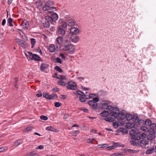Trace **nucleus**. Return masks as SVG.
<instances>
[{"label": "nucleus", "instance_id": "obj_3", "mask_svg": "<svg viewBox=\"0 0 156 156\" xmlns=\"http://www.w3.org/2000/svg\"><path fill=\"white\" fill-rule=\"evenodd\" d=\"M53 3L51 1H48L46 2L43 7V9L44 11H47L48 12L51 13L56 11L55 7L53 6Z\"/></svg>", "mask_w": 156, "mask_h": 156}, {"label": "nucleus", "instance_id": "obj_4", "mask_svg": "<svg viewBox=\"0 0 156 156\" xmlns=\"http://www.w3.org/2000/svg\"><path fill=\"white\" fill-rule=\"evenodd\" d=\"M94 94H89V98H93V100H90L88 101V104L92 108L96 110L97 108V102L99 101V99L97 97L94 98Z\"/></svg>", "mask_w": 156, "mask_h": 156}, {"label": "nucleus", "instance_id": "obj_26", "mask_svg": "<svg viewBox=\"0 0 156 156\" xmlns=\"http://www.w3.org/2000/svg\"><path fill=\"white\" fill-rule=\"evenodd\" d=\"M125 117L128 121H129L132 119L133 117V115H132L129 114H126L125 115Z\"/></svg>", "mask_w": 156, "mask_h": 156}, {"label": "nucleus", "instance_id": "obj_44", "mask_svg": "<svg viewBox=\"0 0 156 156\" xmlns=\"http://www.w3.org/2000/svg\"><path fill=\"white\" fill-rule=\"evenodd\" d=\"M107 144H102L100 145H99L98 146L99 148H104L106 147L107 146Z\"/></svg>", "mask_w": 156, "mask_h": 156}, {"label": "nucleus", "instance_id": "obj_1", "mask_svg": "<svg viewBox=\"0 0 156 156\" xmlns=\"http://www.w3.org/2000/svg\"><path fill=\"white\" fill-rule=\"evenodd\" d=\"M112 103L110 101L105 100L101 101L100 104V107L103 109H107L109 112H111L115 110H118V108L113 107L112 106Z\"/></svg>", "mask_w": 156, "mask_h": 156}, {"label": "nucleus", "instance_id": "obj_18", "mask_svg": "<svg viewBox=\"0 0 156 156\" xmlns=\"http://www.w3.org/2000/svg\"><path fill=\"white\" fill-rule=\"evenodd\" d=\"M16 41L19 45H21L23 47L24 46L25 43L24 41L20 39L17 38L16 39Z\"/></svg>", "mask_w": 156, "mask_h": 156}, {"label": "nucleus", "instance_id": "obj_61", "mask_svg": "<svg viewBox=\"0 0 156 156\" xmlns=\"http://www.w3.org/2000/svg\"><path fill=\"white\" fill-rule=\"evenodd\" d=\"M144 120H142V119H140V120H139V121L138 122V125H139V124H140L141 123H144Z\"/></svg>", "mask_w": 156, "mask_h": 156}, {"label": "nucleus", "instance_id": "obj_25", "mask_svg": "<svg viewBox=\"0 0 156 156\" xmlns=\"http://www.w3.org/2000/svg\"><path fill=\"white\" fill-rule=\"evenodd\" d=\"M49 51L51 52H54L55 50L54 45L53 44L50 45L49 47Z\"/></svg>", "mask_w": 156, "mask_h": 156}, {"label": "nucleus", "instance_id": "obj_50", "mask_svg": "<svg viewBox=\"0 0 156 156\" xmlns=\"http://www.w3.org/2000/svg\"><path fill=\"white\" fill-rule=\"evenodd\" d=\"M33 129V128L32 127H28L26 128L25 131L26 132H28L32 130Z\"/></svg>", "mask_w": 156, "mask_h": 156}, {"label": "nucleus", "instance_id": "obj_34", "mask_svg": "<svg viewBox=\"0 0 156 156\" xmlns=\"http://www.w3.org/2000/svg\"><path fill=\"white\" fill-rule=\"evenodd\" d=\"M27 155L29 156H39V155L37 154L35 152L33 151L28 154Z\"/></svg>", "mask_w": 156, "mask_h": 156}, {"label": "nucleus", "instance_id": "obj_11", "mask_svg": "<svg viewBox=\"0 0 156 156\" xmlns=\"http://www.w3.org/2000/svg\"><path fill=\"white\" fill-rule=\"evenodd\" d=\"M51 19L50 20H51L52 23H53V25H55L56 23V21L58 19V16L56 13H55L51 15V16L50 17Z\"/></svg>", "mask_w": 156, "mask_h": 156}, {"label": "nucleus", "instance_id": "obj_17", "mask_svg": "<svg viewBox=\"0 0 156 156\" xmlns=\"http://www.w3.org/2000/svg\"><path fill=\"white\" fill-rule=\"evenodd\" d=\"M49 66L46 63H42L41 64L40 67V70L41 71H43L45 69L48 68Z\"/></svg>", "mask_w": 156, "mask_h": 156}, {"label": "nucleus", "instance_id": "obj_40", "mask_svg": "<svg viewBox=\"0 0 156 156\" xmlns=\"http://www.w3.org/2000/svg\"><path fill=\"white\" fill-rule=\"evenodd\" d=\"M77 94L80 95V96H85V94L83 93V92H82L80 90H78L76 91Z\"/></svg>", "mask_w": 156, "mask_h": 156}, {"label": "nucleus", "instance_id": "obj_32", "mask_svg": "<svg viewBox=\"0 0 156 156\" xmlns=\"http://www.w3.org/2000/svg\"><path fill=\"white\" fill-rule=\"evenodd\" d=\"M104 120L109 122H112L114 121V119L112 117H106L104 119Z\"/></svg>", "mask_w": 156, "mask_h": 156}, {"label": "nucleus", "instance_id": "obj_55", "mask_svg": "<svg viewBox=\"0 0 156 156\" xmlns=\"http://www.w3.org/2000/svg\"><path fill=\"white\" fill-rule=\"evenodd\" d=\"M59 90V89L58 88H53L52 90L53 92H58Z\"/></svg>", "mask_w": 156, "mask_h": 156}, {"label": "nucleus", "instance_id": "obj_56", "mask_svg": "<svg viewBox=\"0 0 156 156\" xmlns=\"http://www.w3.org/2000/svg\"><path fill=\"white\" fill-rule=\"evenodd\" d=\"M121 154V153H115L112 154L111 156H119Z\"/></svg>", "mask_w": 156, "mask_h": 156}, {"label": "nucleus", "instance_id": "obj_59", "mask_svg": "<svg viewBox=\"0 0 156 156\" xmlns=\"http://www.w3.org/2000/svg\"><path fill=\"white\" fill-rule=\"evenodd\" d=\"M76 79L77 80H78L81 81V82H82V80H84L85 79V78L84 77H80L77 76L76 77Z\"/></svg>", "mask_w": 156, "mask_h": 156}, {"label": "nucleus", "instance_id": "obj_45", "mask_svg": "<svg viewBox=\"0 0 156 156\" xmlns=\"http://www.w3.org/2000/svg\"><path fill=\"white\" fill-rule=\"evenodd\" d=\"M7 149V148L5 147H1L0 148V152H2L6 151Z\"/></svg>", "mask_w": 156, "mask_h": 156}, {"label": "nucleus", "instance_id": "obj_30", "mask_svg": "<svg viewBox=\"0 0 156 156\" xmlns=\"http://www.w3.org/2000/svg\"><path fill=\"white\" fill-rule=\"evenodd\" d=\"M58 84L59 85L64 86H66L67 83L66 82L63 81L62 80H60L58 81Z\"/></svg>", "mask_w": 156, "mask_h": 156}, {"label": "nucleus", "instance_id": "obj_7", "mask_svg": "<svg viewBox=\"0 0 156 156\" xmlns=\"http://www.w3.org/2000/svg\"><path fill=\"white\" fill-rule=\"evenodd\" d=\"M66 88L69 90H76L77 87V85L75 82H69L67 83Z\"/></svg>", "mask_w": 156, "mask_h": 156}, {"label": "nucleus", "instance_id": "obj_38", "mask_svg": "<svg viewBox=\"0 0 156 156\" xmlns=\"http://www.w3.org/2000/svg\"><path fill=\"white\" fill-rule=\"evenodd\" d=\"M125 151V152L126 153H134V150L131 149H127L126 150H124Z\"/></svg>", "mask_w": 156, "mask_h": 156}, {"label": "nucleus", "instance_id": "obj_31", "mask_svg": "<svg viewBox=\"0 0 156 156\" xmlns=\"http://www.w3.org/2000/svg\"><path fill=\"white\" fill-rule=\"evenodd\" d=\"M114 145L115 147H124V145L119 142L115 143H114Z\"/></svg>", "mask_w": 156, "mask_h": 156}, {"label": "nucleus", "instance_id": "obj_39", "mask_svg": "<svg viewBox=\"0 0 156 156\" xmlns=\"http://www.w3.org/2000/svg\"><path fill=\"white\" fill-rule=\"evenodd\" d=\"M55 69L59 73H62V70L58 66H56L55 68Z\"/></svg>", "mask_w": 156, "mask_h": 156}, {"label": "nucleus", "instance_id": "obj_12", "mask_svg": "<svg viewBox=\"0 0 156 156\" xmlns=\"http://www.w3.org/2000/svg\"><path fill=\"white\" fill-rule=\"evenodd\" d=\"M66 33V31L62 27H60L58 28L57 33V35H64Z\"/></svg>", "mask_w": 156, "mask_h": 156}, {"label": "nucleus", "instance_id": "obj_41", "mask_svg": "<svg viewBox=\"0 0 156 156\" xmlns=\"http://www.w3.org/2000/svg\"><path fill=\"white\" fill-rule=\"evenodd\" d=\"M12 19L11 18H9L8 20V22L9 23V25L10 27H12L13 25L12 24Z\"/></svg>", "mask_w": 156, "mask_h": 156}, {"label": "nucleus", "instance_id": "obj_52", "mask_svg": "<svg viewBox=\"0 0 156 156\" xmlns=\"http://www.w3.org/2000/svg\"><path fill=\"white\" fill-rule=\"evenodd\" d=\"M15 81V83L14 84V86L15 87L18 88L17 87V78H15L14 79Z\"/></svg>", "mask_w": 156, "mask_h": 156}, {"label": "nucleus", "instance_id": "obj_36", "mask_svg": "<svg viewBox=\"0 0 156 156\" xmlns=\"http://www.w3.org/2000/svg\"><path fill=\"white\" fill-rule=\"evenodd\" d=\"M145 124L146 125L148 126H151V122L150 120L149 119H147L145 121Z\"/></svg>", "mask_w": 156, "mask_h": 156}, {"label": "nucleus", "instance_id": "obj_9", "mask_svg": "<svg viewBox=\"0 0 156 156\" xmlns=\"http://www.w3.org/2000/svg\"><path fill=\"white\" fill-rule=\"evenodd\" d=\"M63 41V37L62 36H59L57 37L56 39L57 47L60 48L62 44Z\"/></svg>", "mask_w": 156, "mask_h": 156}, {"label": "nucleus", "instance_id": "obj_6", "mask_svg": "<svg viewBox=\"0 0 156 156\" xmlns=\"http://www.w3.org/2000/svg\"><path fill=\"white\" fill-rule=\"evenodd\" d=\"M50 16H46L45 18L44 23H43L44 26V27H49L50 26V24H52L53 25V23H52L51 20H50Z\"/></svg>", "mask_w": 156, "mask_h": 156}, {"label": "nucleus", "instance_id": "obj_54", "mask_svg": "<svg viewBox=\"0 0 156 156\" xmlns=\"http://www.w3.org/2000/svg\"><path fill=\"white\" fill-rule=\"evenodd\" d=\"M113 126L115 128H117L118 127V123L116 122H114L113 123Z\"/></svg>", "mask_w": 156, "mask_h": 156}, {"label": "nucleus", "instance_id": "obj_51", "mask_svg": "<svg viewBox=\"0 0 156 156\" xmlns=\"http://www.w3.org/2000/svg\"><path fill=\"white\" fill-rule=\"evenodd\" d=\"M43 96L48 99L49 94L46 93H44L43 94Z\"/></svg>", "mask_w": 156, "mask_h": 156}, {"label": "nucleus", "instance_id": "obj_16", "mask_svg": "<svg viewBox=\"0 0 156 156\" xmlns=\"http://www.w3.org/2000/svg\"><path fill=\"white\" fill-rule=\"evenodd\" d=\"M79 29L76 27H73L71 28L70 30L71 33L73 34H76L79 33Z\"/></svg>", "mask_w": 156, "mask_h": 156}, {"label": "nucleus", "instance_id": "obj_28", "mask_svg": "<svg viewBox=\"0 0 156 156\" xmlns=\"http://www.w3.org/2000/svg\"><path fill=\"white\" fill-rule=\"evenodd\" d=\"M31 43L32 44L31 48H33L34 47V45L36 43V39L34 38H32L30 39Z\"/></svg>", "mask_w": 156, "mask_h": 156}, {"label": "nucleus", "instance_id": "obj_14", "mask_svg": "<svg viewBox=\"0 0 156 156\" xmlns=\"http://www.w3.org/2000/svg\"><path fill=\"white\" fill-rule=\"evenodd\" d=\"M137 131L134 129L131 130L129 132V133L131 136L132 138H135L137 135Z\"/></svg>", "mask_w": 156, "mask_h": 156}, {"label": "nucleus", "instance_id": "obj_46", "mask_svg": "<svg viewBox=\"0 0 156 156\" xmlns=\"http://www.w3.org/2000/svg\"><path fill=\"white\" fill-rule=\"evenodd\" d=\"M79 131L78 130H75L74 131L72 132V133L73 134V135L76 136L77 135L79 134Z\"/></svg>", "mask_w": 156, "mask_h": 156}, {"label": "nucleus", "instance_id": "obj_29", "mask_svg": "<svg viewBox=\"0 0 156 156\" xmlns=\"http://www.w3.org/2000/svg\"><path fill=\"white\" fill-rule=\"evenodd\" d=\"M46 129L48 131H51L52 132H55L56 131V129L51 126L47 127Z\"/></svg>", "mask_w": 156, "mask_h": 156}, {"label": "nucleus", "instance_id": "obj_60", "mask_svg": "<svg viewBox=\"0 0 156 156\" xmlns=\"http://www.w3.org/2000/svg\"><path fill=\"white\" fill-rule=\"evenodd\" d=\"M59 56L61 57L62 59H65V57L64 55L62 53H60L59 55Z\"/></svg>", "mask_w": 156, "mask_h": 156}, {"label": "nucleus", "instance_id": "obj_49", "mask_svg": "<svg viewBox=\"0 0 156 156\" xmlns=\"http://www.w3.org/2000/svg\"><path fill=\"white\" fill-rule=\"evenodd\" d=\"M140 129L144 131H147V128L146 126H142L140 128Z\"/></svg>", "mask_w": 156, "mask_h": 156}, {"label": "nucleus", "instance_id": "obj_47", "mask_svg": "<svg viewBox=\"0 0 156 156\" xmlns=\"http://www.w3.org/2000/svg\"><path fill=\"white\" fill-rule=\"evenodd\" d=\"M79 100L80 101L82 102H83L85 101L86 99L85 98L83 97V96H80L79 97Z\"/></svg>", "mask_w": 156, "mask_h": 156}, {"label": "nucleus", "instance_id": "obj_63", "mask_svg": "<svg viewBox=\"0 0 156 156\" xmlns=\"http://www.w3.org/2000/svg\"><path fill=\"white\" fill-rule=\"evenodd\" d=\"M36 96L38 97H41L42 96V93L41 92H40L38 94H36Z\"/></svg>", "mask_w": 156, "mask_h": 156}, {"label": "nucleus", "instance_id": "obj_48", "mask_svg": "<svg viewBox=\"0 0 156 156\" xmlns=\"http://www.w3.org/2000/svg\"><path fill=\"white\" fill-rule=\"evenodd\" d=\"M62 105V103L59 102H56L55 103V106L56 107H59Z\"/></svg>", "mask_w": 156, "mask_h": 156}, {"label": "nucleus", "instance_id": "obj_23", "mask_svg": "<svg viewBox=\"0 0 156 156\" xmlns=\"http://www.w3.org/2000/svg\"><path fill=\"white\" fill-rule=\"evenodd\" d=\"M130 142H131V144L133 145L137 146L139 144L138 142H136V138H131V140Z\"/></svg>", "mask_w": 156, "mask_h": 156}, {"label": "nucleus", "instance_id": "obj_42", "mask_svg": "<svg viewBox=\"0 0 156 156\" xmlns=\"http://www.w3.org/2000/svg\"><path fill=\"white\" fill-rule=\"evenodd\" d=\"M40 119L41 120H43L45 121L47 120L48 119V118L46 116L42 115L40 116Z\"/></svg>", "mask_w": 156, "mask_h": 156}, {"label": "nucleus", "instance_id": "obj_20", "mask_svg": "<svg viewBox=\"0 0 156 156\" xmlns=\"http://www.w3.org/2000/svg\"><path fill=\"white\" fill-rule=\"evenodd\" d=\"M58 98L57 95L55 93H53L49 95L48 96V99L54 100L57 99Z\"/></svg>", "mask_w": 156, "mask_h": 156}, {"label": "nucleus", "instance_id": "obj_8", "mask_svg": "<svg viewBox=\"0 0 156 156\" xmlns=\"http://www.w3.org/2000/svg\"><path fill=\"white\" fill-rule=\"evenodd\" d=\"M149 141L147 139H143L138 141L139 144L142 148H145L147 145L148 144Z\"/></svg>", "mask_w": 156, "mask_h": 156}, {"label": "nucleus", "instance_id": "obj_13", "mask_svg": "<svg viewBox=\"0 0 156 156\" xmlns=\"http://www.w3.org/2000/svg\"><path fill=\"white\" fill-rule=\"evenodd\" d=\"M21 25L23 28L25 30H27L29 27V23L26 20H24L22 21Z\"/></svg>", "mask_w": 156, "mask_h": 156}, {"label": "nucleus", "instance_id": "obj_5", "mask_svg": "<svg viewBox=\"0 0 156 156\" xmlns=\"http://www.w3.org/2000/svg\"><path fill=\"white\" fill-rule=\"evenodd\" d=\"M75 48L74 46L72 44H67L64 45V50L68 53L73 54L75 52Z\"/></svg>", "mask_w": 156, "mask_h": 156}, {"label": "nucleus", "instance_id": "obj_24", "mask_svg": "<svg viewBox=\"0 0 156 156\" xmlns=\"http://www.w3.org/2000/svg\"><path fill=\"white\" fill-rule=\"evenodd\" d=\"M23 142V140L22 139H19L14 143V146H18L22 144Z\"/></svg>", "mask_w": 156, "mask_h": 156}, {"label": "nucleus", "instance_id": "obj_53", "mask_svg": "<svg viewBox=\"0 0 156 156\" xmlns=\"http://www.w3.org/2000/svg\"><path fill=\"white\" fill-rule=\"evenodd\" d=\"M69 42V40L68 39H63V43L64 44H67Z\"/></svg>", "mask_w": 156, "mask_h": 156}, {"label": "nucleus", "instance_id": "obj_22", "mask_svg": "<svg viewBox=\"0 0 156 156\" xmlns=\"http://www.w3.org/2000/svg\"><path fill=\"white\" fill-rule=\"evenodd\" d=\"M76 23V22L73 19L69 20L68 22V25L70 27L73 26Z\"/></svg>", "mask_w": 156, "mask_h": 156}, {"label": "nucleus", "instance_id": "obj_19", "mask_svg": "<svg viewBox=\"0 0 156 156\" xmlns=\"http://www.w3.org/2000/svg\"><path fill=\"white\" fill-rule=\"evenodd\" d=\"M135 126V124L133 122H129L126 123V127L127 129H130L134 127Z\"/></svg>", "mask_w": 156, "mask_h": 156}, {"label": "nucleus", "instance_id": "obj_2", "mask_svg": "<svg viewBox=\"0 0 156 156\" xmlns=\"http://www.w3.org/2000/svg\"><path fill=\"white\" fill-rule=\"evenodd\" d=\"M110 115L114 117L115 120L119 121V120H123L125 117L124 113L122 112H119V110H115L110 112Z\"/></svg>", "mask_w": 156, "mask_h": 156}, {"label": "nucleus", "instance_id": "obj_35", "mask_svg": "<svg viewBox=\"0 0 156 156\" xmlns=\"http://www.w3.org/2000/svg\"><path fill=\"white\" fill-rule=\"evenodd\" d=\"M95 140L94 139L90 138L88 139L87 140V142L88 143L93 144L94 143V141H95Z\"/></svg>", "mask_w": 156, "mask_h": 156}, {"label": "nucleus", "instance_id": "obj_10", "mask_svg": "<svg viewBox=\"0 0 156 156\" xmlns=\"http://www.w3.org/2000/svg\"><path fill=\"white\" fill-rule=\"evenodd\" d=\"M30 60L37 61H43V60L41 58V57L39 55L36 54H35L33 55V56L30 57Z\"/></svg>", "mask_w": 156, "mask_h": 156}, {"label": "nucleus", "instance_id": "obj_21", "mask_svg": "<svg viewBox=\"0 0 156 156\" xmlns=\"http://www.w3.org/2000/svg\"><path fill=\"white\" fill-rule=\"evenodd\" d=\"M100 114L101 116L106 117L108 116L109 114L110 115V112L109 113L108 111H107L104 110Z\"/></svg>", "mask_w": 156, "mask_h": 156}, {"label": "nucleus", "instance_id": "obj_43", "mask_svg": "<svg viewBox=\"0 0 156 156\" xmlns=\"http://www.w3.org/2000/svg\"><path fill=\"white\" fill-rule=\"evenodd\" d=\"M153 149L154 148H153L151 149H150L147 150L146 152V153L147 154H150L151 153H152L153 152Z\"/></svg>", "mask_w": 156, "mask_h": 156}, {"label": "nucleus", "instance_id": "obj_37", "mask_svg": "<svg viewBox=\"0 0 156 156\" xmlns=\"http://www.w3.org/2000/svg\"><path fill=\"white\" fill-rule=\"evenodd\" d=\"M55 62L58 63L59 64L62 63V61L61 59L58 57H57L55 59Z\"/></svg>", "mask_w": 156, "mask_h": 156}, {"label": "nucleus", "instance_id": "obj_57", "mask_svg": "<svg viewBox=\"0 0 156 156\" xmlns=\"http://www.w3.org/2000/svg\"><path fill=\"white\" fill-rule=\"evenodd\" d=\"M141 137L144 138L146 136V134L144 133H143L140 135Z\"/></svg>", "mask_w": 156, "mask_h": 156}, {"label": "nucleus", "instance_id": "obj_64", "mask_svg": "<svg viewBox=\"0 0 156 156\" xmlns=\"http://www.w3.org/2000/svg\"><path fill=\"white\" fill-rule=\"evenodd\" d=\"M61 98L62 99H64L66 98L67 96L66 95H61Z\"/></svg>", "mask_w": 156, "mask_h": 156}, {"label": "nucleus", "instance_id": "obj_33", "mask_svg": "<svg viewBox=\"0 0 156 156\" xmlns=\"http://www.w3.org/2000/svg\"><path fill=\"white\" fill-rule=\"evenodd\" d=\"M59 23H60V22H61V26L65 28L67 26V23L66 22L63 21L62 20H59Z\"/></svg>", "mask_w": 156, "mask_h": 156}, {"label": "nucleus", "instance_id": "obj_27", "mask_svg": "<svg viewBox=\"0 0 156 156\" xmlns=\"http://www.w3.org/2000/svg\"><path fill=\"white\" fill-rule=\"evenodd\" d=\"M132 119H133V121L136 123H138V122L139 121V117L135 115H133V117Z\"/></svg>", "mask_w": 156, "mask_h": 156}, {"label": "nucleus", "instance_id": "obj_58", "mask_svg": "<svg viewBox=\"0 0 156 156\" xmlns=\"http://www.w3.org/2000/svg\"><path fill=\"white\" fill-rule=\"evenodd\" d=\"M50 31H51L54 32L55 30V27L54 26L51 27L50 28Z\"/></svg>", "mask_w": 156, "mask_h": 156}, {"label": "nucleus", "instance_id": "obj_15", "mask_svg": "<svg viewBox=\"0 0 156 156\" xmlns=\"http://www.w3.org/2000/svg\"><path fill=\"white\" fill-rule=\"evenodd\" d=\"M79 37L78 36H74L71 37L70 40L73 43H76L79 41Z\"/></svg>", "mask_w": 156, "mask_h": 156}, {"label": "nucleus", "instance_id": "obj_62", "mask_svg": "<svg viewBox=\"0 0 156 156\" xmlns=\"http://www.w3.org/2000/svg\"><path fill=\"white\" fill-rule=\"evenodd\" d=\"M28 53H29V59H30V57L33 56V55H34L35 54H33L31 52H28Z\"/></svg>", "mask_w": 156, "mask_h": 156}]
</instances>
